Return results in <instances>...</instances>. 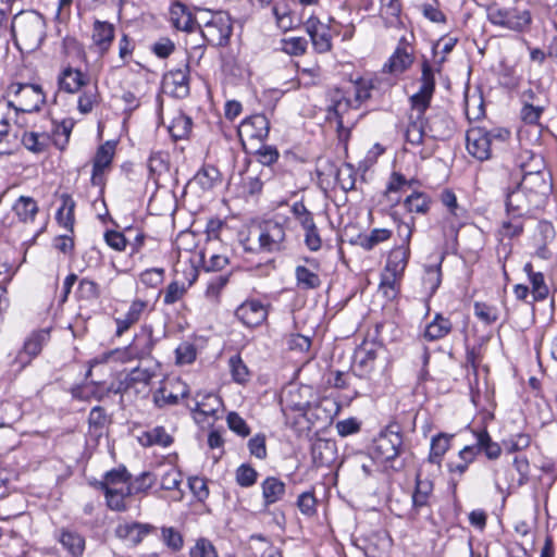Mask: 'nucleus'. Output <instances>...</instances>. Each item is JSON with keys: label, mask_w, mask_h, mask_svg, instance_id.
I'll return each instance as SVG.
<instances>
[{"label": "nucleus", "mask_w": 557, "mask_h": 557, "mask_svg": "<svg viewBox=\"0 0 557 557\" xmlns=\"http://www.w3.org/2000/svg\"><path fill=\"white\" fill-rule=\"evenodd\" d=\"M46 20L37 11H21L11 24L15 46L21 51L38 49L46 38Z\"/></svg>", "instance_id": "obj_1"}, {"label": "nucleus", "mask_w": 557, "mask_h": 557, "mask_svg": "<svg viewBox=\"0 0 557 557\" xmlns=\"http://www.w3.org/2000/svg\"><path fill=\"white\" fill-rule=\"evenodd\" d=\"M404 449L403 435L391 428L382 431L374 440L371 446V456L373 459L389 463V467L396 471L404 468V462L397 460Z\"/></svg>", "instance_id": "obj_2"}, {"label": "nucleus", "mask_w": 557, "mask_h": 557, "mask_svg": "<svg viewBox=\"0 0 557 557\" xmlns=\"http://www.w3.org/2000/svg\"><path fill=\"white\" fill-rule=\"evenodd\" d=\"M520 184L539 209L546 205L553 191L552 176L547 171L527 172Z\"/></svg>", "instance_id": "obj_3"}, {"label": "nucleus", "mask_w": 557, "mask_h": 557, "mask_svg": "<svg viewBox=\"0 0 557 557\" xmlns=\"http://www.w3.org/2000/svg\"><path fill=\"white\" fill-rule=\"evenodd\" d=\"M233 32L232 18L225 11H215L206 26L201 27L203 39L211 46L223 47L227 45Z\"/></svg>", "instance_id": "obj_4"}, {"label": "nucleus", "mask_w": 557, "mask_h": 557, "mask_svg": "<svg viewBox=\"0 0 557 557\" xmlns=\"http://www.w3.org/2000/svg\"><path fill=\"white\" fill-rule=\"evenodd\" d=\"M189 392L188 385L180 379L163 380L152 393V403L158 409L173 407L180 403V399L188 397Z\"/></svg>", "instance_id": "obj_5"}, {"label": "nucleus", "mask_w": 557, "mask_h": 557, "mask_svg": "<svg viewBox=\"0 0 557 557\" xmlns=\"http://www.w3.org/2000/svg\"><path fill=\"white\" fill-rule=\"evenodd\" d=\"M488 21L511 30L522 32L532 22L531 13L528 10L498 9L492 8L487 13Z\"/></svg>", "instance_id": "obj_6"}, {"label": "nucleus", "mask_w": 557, "mask_h": 557, "mask_svg": "<svg viewBox=\"0 0 557 557\" xmlns=\"http://www.w3.org/2000/svg\"><path fill=\"white\" fill-rule=\"evenodd\" d=\"M259 249L264 252L282 251L286 247V230L284 223L269 220L260 225L258 236Z\"/></svg>", "instance_id": "obj_7"}, {"label": "nucleus", "mask_w": 557, "mask_h": 557, "mask_svg": "<svg viewBox=\"0 0 557 557\" xmlns=\"http://www.w3.org/2000/svg\"><path fill=\"white\" fill-rule=\"evenodd\" d=\"M10 90L18 97L20 107L17 109L21 112L38 111L45 102V95L39 85L12 84Z\"/></svg>", "instance_id": "obj_8"}, {"label": "nucleus", "mask_w": 557, "mask_h": 557, "mask_svg": "<svg viewBox=\"0 0 557 557\" xmlns=\"http://www.w3.org/2000/svg\"><path fill=\"white\" fill-rule=\"evenodd\" d=\"M152 531H156V527L149 523L122 521L116 525L114 533L127 546H137Z\"/></svg>", "instance_id": "obj_9"}, {"label": "nucleus", "mask_w": 557, "mask_h": 557, "mask_svg": "<svg viewBox=\"0 0 557 557\" xmlns=\"http://www.w3.org/2000/svg\"><path fill=\"white\" fill-rule=\"evenodd\" d=\"M330 106L326 111V120L329 122H336L339 137L343 133H348L344 126V114L352 107V102L346 97L345 92L341 89H334L330 92Z\"/></svg>", "instance_id": "obj_10"}, {"label": "nucleus", "mask_w": 557, "mask_h": 557, "mask_svg": "<svg viewBox=\"0 0 557 557\" xmlns=\"http://www.w3.org/2000/svg\"><path fill=\"white\" fill-rule=\"evenodd\" d=\"M412 49L405 37H401L394 53L383 66V72L399 75L407 71L413 63Z\"/></svg>", "instance_id": "obj_11"}, {"label": "nucleus", "mask_w": 557, "mask_h": 557, "mask_svg": "<svg viewBox=\"0 0 557 557\" xmlns=\"http://www.w3.org/2000/svg\"><path fill=\"white\" fill-rule=\"evenodd\" d=\"M505 207L507 215L524 216L533 209H539L532 199L521 188V184L512 189H508L505 198Z\"/></svg>", "instance_id": "obj_12"}, {"label": "nucleus", "mask_w": 557, "mask_h": 557, "mask_svg": "<svg viewBox=\"0 0 557 557\" xmlns=\"http://www.w3.org/2000/svg\"><path fill=\"white\" fill-rule=\"evenodd\" d=\"M268 307L261 301L246 300L235 310L236 318L248 327L261 325L268 318Z\"/></svg>", "instance_id": "obj_13"}, {"label": "nucleus", "mask_w": 557, "mask_h": 557, "mask_svg": "<svg viewBox=\"0 0 557 557\" xmlns=\"http://www.w3.org/2000/svg\"><path fill=\"white\" fill-rule=\"evenodd\" d=\"M467 150L480 161L488 160L492 156V145L487 138V129L472 127L467 132Z\"/></svg>", "instance_id": "obj_14"}, {"label": "nucleus", "mask_w": 557, "mask_h": 557, "mask_svg": "<svg viewBox=\"0 0 557 557\" xmlns=\"http://www.w3.org/2000/svg\"><path fill=\"white\" fill-rule=\"evenodd\" d=\"M270 132V121L264 114H252L246 117L239 128L240 137H248L250 139H258L263 141L268 138Z\"/></svg>", "instance_id": "obj_15"}, {"label": "nucleus", "mask_w": 557, "mask_h": 557, "mask_svg": "<svg viewBox=\"0 0 557 557\" xmlns=\"http://www.w3.org/2000/svg\"><path fill=\"white\" fill-rule=\"evenodd\" d=\"M306 29L311 38L313 48L319 53H325L332 48V38L329 28L317 18H309Z\"/></svg>", "instance_id": "obj_16"}, {"label": "nucleus", "mask_w": 557, "mask_h": 557, "mask_svg": "<svg viewBox=\"0 0 557 557\" xmlns=\"http://www.w3.org/2000/svg\"><path fill=\"white\" fill-rule=\"evenodd\" d=\"M114 27L112 24L102 21H95L92 26V48L100 54L104 55L111 48L114 40Z\"/></svg>", "instance_id": "obj_17"}, {"label": "nucleus", "mask_w": 557, "mask_h": 557, "mask_svg": "<svg viewBox=\"0 0 557 557\" xmlns=\"http://www.w3.org/2000/svg\"><path fill=\"white\" fill-rule=\"evenodd\" d=\"M164 84L171 87V94L176 98H185L189 95V66L172 70L164 75Z\"/></svg>", "instance_id": "obj_18"}, {"label": "nucleus", "mask_w": 557, "mask_h": 557, "mask_svg": "<svg viewBox=\"0 0 557 557\" xmlns=\"http://www.w3.org/2000/svg\"><path fill=\"white\" fill-rule=\"evenodd\" d=\"M222 405V399L213 393H197L195 397V405H186V407L193 413L207 418L215 417Z\"/></svg>", "instance_id": "obj_19"}, {"label": "nucleus", "mask_w": 557, "mask_h": 557, "mask_svg": "<svg viewBox=\"0 0 557 557\" xmlns=\"http://www.w3.org/2000/svg\"><path fill=\"white\" fill-rule=\"evenodd\" d=\"M170 20L172 25L178 30L191 33L196 29V16H194L187 5L180 1L171 5Z\"/></svg>", "instance_id": "obj_20"}, {"label": "nucleus", "mask_w": 557, "mask_h": 557, "mask_svg": "<svg viewBox=\"0 0 557 557\" xmlns=\"http://www.w3.org/2000/svg\"><path fill=\"white\" fill-rule=\"evenodd\" d=\"M425 120L428 137L444 140L451 136V120L445 113H436Z\"/></svg>", "instance_id": "obj_21"}, {"label": "nucleus", "mask_w": 557, "mask_h": 557, "mask_svg": "<svg viewBox=\"0 0 557 557\" xmlns=\"http://www.w3.org/2000/svg\"><path fill=\"white\" fill-rule=\"evenodd\" d=\"M147 301L141 299H135L132 301L127 312L122 317L115 318L116 335L121 336L128 331L134 324H136L141 314L147 308Z\"/></svg>", "instance_id": "obj_22"}, {"label": "nucleus", "mask_w": 557, "mask_h": 557, "mask_svg": "<svg viewBox=\"0 0 557 557\" xmlns=\"http://www.w3.org/2000/svg\"><path fill=\"white\" fill-rule=\"evenodd\" d=\"M410 256V248L404 244L392 249L388 253L384 271L393 273L394 276H403Z\"/></svg>", "instance_id": "obj_23"}, {"label": "nucleus", "mask_w": 557, "mask_h": 557, "mask_svg": "<svg viewBox=\"0 0 557 557\" xmlns=\"http://www.w3.org/2000/svg\"><path fill=\"white\" fill-rule=\"evenodd\" d=\"M58 542L69 552L71 557H82L85 550V539L75 531L61 529L57 535Z\"/></svg>", "instance_id": "obj_24"}, {"label": "nucleus", "mask_w": 557, "mask_h": 557, "mask_svg": "<svg viewBox=\"0 0 557 557\" xmlns=\"http://www.w3.org/2000/svg\"><path fill=\"white\" fill-rule=\"evenodd\" d=\"M311 456L317 467L327 466L335 458V444L326 440H317L311 446Z\"/></svg>", "instance_id": "obj_25"}, {"label": "nucleus", "mask_w": 557, "mask_h": 557, "mask_svg": "<svg viewBox=\"0 0 557 557\" xmlns=\"http://www.w3.org/2000/svg\"><path fill=\"white\" fill-rule=\"evenodd\" d=\"M138 442L144 447L161 446L168 447L173 443V437L166 432L163 426H156L151 430L145 431L138 436Z\"/></svg>", "instance_id": "obj_26"}, {"label": "nucleus", "mask_w": 557, "mask_h": 557, "mask_svg": "<svg viewBox=\"0 0 557 557\" xmlns=\"http://www.w3.org/2000/svg\"><path fill=\"white\" fill-rule=\"evenodd\" d=\"M62 205L57 211L55 219L62 227H64L70 233H73L74 230V209L75 201L69 194L61 195Z\"/></svg>", "instance_id": "obj_27"}, {"label": "nucleus", "mask_w": 557, "mask_h": 557, "mask_svg": "<svg viewBox=\"0 0 557 557\" xmlns=\"http://www.w3.org/2000/svg\"><path fill=\"white\" fill-rule=\"evenodd\" d=\"M153 341L151 332L141 333L135 336L134 341L127 347V355L129 359H141L151 354Z\"/></svg>", "instance_id": "obj_28"}, {"label": "nucleus", "mask_w": 557, "mask_h": 557, "mask_svg": "<svg viewBox=\"0 0 557 557\" xmlns=\"http://www.w3.org/2000/svg\"><path fill=\"white\" fill-rule=\"evenodd\" d=\"M262 497L265 506H270L285 495V483L274 476L267 478L262 484Z\"/></svg>", "instance_id": "obj_29"}, {"label": "nucleus", "mask_w": 557, "mask_h": 557, "mask_svg": "<svg viewBox=\"0 0 557 557\" xmlns=\"http://www.w3.org/2000/svg\"><path fill=\"white\" fill-rule=\"evenodd\" d=\"M132 475L124 466L108 471L103 480L98 482L97 486L100 490L119 488L123 485H129Z\"/></svg>", "instance_id": "obj_30"}, {"label": "nucleus", "mask_w": 557, "mask_h": 557, "mask_svg": "<svg viewBox=\"0 0 557 557\" xmlns=\"http://www.w3.org/2000/svg\"><path fill=\"white\" fill-rule=\"evenodd\" d=\"M433 492V482L428 478H422L417 473L416 487L412 494V505L414 509H420L429 504V498Z\"/></svg>", "instance_id": "obj_31"}, {"label": "nucleus", "mask_w": 557, "mask_h": 557, "mask_svg": "<svg viewBox=\"0 0 557 557\" xmlns=\"http://www.w3.org/2000/svg\"><path fill=\"white\" fill-rule=\"evenodd\" d=\"M198 263H200L206 272H215L223 270L228 264V258L211 251L209 247L198 252Z\"/></svg>", "instance_id": "obj_32"}, {"label": "nucleus", "mask_w": 557, "mask_h": 557, "mask_svg": "<svg viewBox=\"0 0 557 557\" xmlns=\"http://www.w3.org/2000/svg\"><path fill=\"white\" fill-rule=\"evenodd\" d=\"M425 136H428V129L424 117L414 116L411 113L405 134L406 140L413 146H419L423 143Z\"/></svg>", "instance_id": "obj_33"}, {"label": "nucleus", "mask_w": 557, "mask_h": 557, "mask_svg": "<svg viewBox=\"0 0 557 557\" xmlns=\"http://www.w3.org/2000/svg\"><path fill=\"white\" fill-rule=\"evenodd\" d=\"M13 211L23 223L33 222L39 211L36 200L28 196H21L13 206Z\"/></svg>", "instance_id": "obj_34"}, {"label": "nucleus", "mask_w": 557, "mask_h": 557, "mask_svg": "<svg viewBox=\"0 0 557 557\" xmlns=\"http://www.w3.org/2000/svg\"><path fill=\"white\" fill-rule=\"evenodd\" d=\"M106 495L107 505L110 509L123 511L126 509L124 499L133 495V487L131 485H123L119 488L102 490Z\"/></svg>", "instance_id": "obj_35"}, {"label": "nucleus", "mask_w": 557, "mask_h": 557, "mask_svg": "<svg viewBox=\"0 0 557 557\" xmlns=\"http://www.w3.org/2000/svg\"><path fill=\"white\" fill-rule=\"evenodd\" d=\"M376 359V351L373 348H368L367 345H362L358 348L355 354L354 369L359 371V375L369 373L374 368V361Z\"/></svg>", "instance_id": "obj_36"}, {"label": "nucleus", "mask_w": 557, "mask_h": 557, "mask_svg": "<svg viewBox=\"0 0 557 557\" xmlns=\"http://www.w3.org/2000/svg\"><path fill=\"white\" fill-rule=\"evenodd\" d=\"M85 85L84 74L78 70L66 67L59 77V86L62 90L74 94Z\"/></svg>", "instance_id": "obj_37"}, {"label": "nucleus", "mask_w": 557, "mask_h": 557, "mask_svg": "<svg viewBox=\"0 0 557 557\" xmlns=\"http://www.w3.org/2000/svg\"><path fill=\"white\" fill-rule=\"evenodd\" d=\"M181 483L182 473L175 468H171L165 471L161 478V488L165 491H172V500L174 502H181L184 497V493L180 488Z\"/></svg>", "instance_id": "obj_38"}, {"label": "nucleus", "mask_w": 557, "mask_h": 557, "mask_svg": "<svg viewBox=\"0 0 557 557\" xmlns=\"http://www.w3.org/2000/svg\"><path fill=\"white\" fill-rule=\"evenodd\" d=\"M451 331V322L441 314H436L425 329L424 337L428 341H437L445 337Z\"/></svg>", "instance_id": "obj_39"}, {"label": "nucleus", "mask_w": 557, "mask_h": 557, "mask_svg": "<svg viewBox=\"0 0 557 557\" xmlns=\"http://www.w3.org/2000/svg\"><path fill=\"white\" fill-rule=\"evenodd\" d=\"M451 435L440 433L431 441V450L429 461L431 463L441 465L443 456L449 449Z\"/></svg>", "instance_id": "obj_40"}, {"label": "nucleus", "mask_w": 557, "mask_h": 557, "mask_svg": "<svg viewBox=\"0 0 557 557\" xmlns=\"http://www.w3.org/2000/svg\"><path fill=\"white\" fill-rule=\"evenodd\" d=\"M476 436V447L480 451H484L485 456L491 459H497L500 456L502 448L500 446L493 442L488 432L484 429L482 431L475 432Z\"/></svg>", "instance_id": "obj_41"}, {"label": "nucleus", "mask_w": 557, "mask_h": 557, "mask_svg": "<svg viewBox=\"0 0 557 557\" xmlns=\"http://www.w3.org/2000/svg\"><path fill=\"white\" fill-rule=\"evenodd\" d=\"M220 180L221 173L213 165L203 166L194 177V181L205 190L213 188Z\"/></svg>", "instance_id": "obj_42"}, {"label": "nucleus", "mask_w": 557, "mask_h": 557, "mask_svg": "<svg viewBox=\"0 0 557 557\" xmlns=\"http://www.w3.org/2000/svg\"><path fill=\"white\" fill-rule=\"evenodd\" d=\"M430 197L420 191L412 193L404 201V206L409 212L421 214H425L430 210Z\"/></svg>", "instance_id": "obj_43"}, {"label": "nucleus", "mask_w": 557, "mask_h": 557, "mask_svg": "<svg viewBox=\"0 0 557 557\" xmlns=\"http://www.w3.org/2000/svg\"><path fill=\"white\" fill-rule=\"evenodd\" d=\"M76 296L78 300L94 302L100 297V287L95 281L84 277L78 282Z\"/></svg>", "instance_id": "obj_44"}, {"label": "nucleus", "mask_w": 557, "mask_h": 557, "mask_svg": "<svg viewBox=\"0 0 557 557\" xmlns=\"http://www.w3.org/2000/svg\"><path fill=\"white\" fill-rule=\"evenodd\" d=\"M295 274L298 286L304 289H314L321 285L319 275L305 265H298L295 270Z\"/></svg>", "instance_id": "obj_45"}, {"label": "nucleus", "mask_w": 557, "mask_h": 557, "mask_svg": "<svg viewBox=\"0 0 557 557\" xmlns=\"http://www.w3.org/2000/svg\"><path fill=\"white\" fill-rule=\"evenodd\" d=\"M231 272L212 276L206 289V297L211 301H218L221 292L228 284Z\"/></svg>", "instance_id": "obj_46"}, {"label": "nucleus", "mask_w": 557, "mask_h": 557, "mask_svg": "<svg viewBox=\"0 0 557 557\" xmlns=\"http://www.w3.org/2000/svg\"><path fill=\"white\" fill-rule=\"evenodd\" d=\"M530 283L532 286V300L528 301V304L545 300L549 294V288L545 283L543 273L537 272L536 274H531Z\"/></svg>", "instance_id": "obj_47"}, {"label": "nucleus", "mask_w": 557, "mask_h": 557, "mask_svg": "<svg viewBox=\"0 0 557 557\" xmlns=\"http://www.w3.org/2000/svg\"><path fill=\"white\" fill-rule=\"evenodd\" d=\"M191 125L193 123L190 117L180 114L173 120L169 127V132L175 140L184 139L190 134Z\"/></svg>", "instance_id": "obj_48"}, {"label": "nucleus", "mask_w": 557, "mask_h": 557, "mask_svg": "<svg viewBox=\"0 0 557 557\" xmlns=\"http://www.w3.org/2000/svg\"><path fill=\"white\" fill-rule=\"evenodd\" d=\"M273 14L277 26L283 30H289L294 27V20L290 15V9L285 1H277L273 5Z\"/></svg>", "instance_id": "obj_49"}, {"label": "nucleus", "mask_w": 557, "mask_h": 557, "mask_svg": "<svg viewBox=\"0 0 557 557\" xmlns=\"http://www.w3.org/2000/svg\"><path fill=\"white\" fill-rule=\"evenodd\" d=\"M233 380L238 384H245L250 379V372L239 355L232 356L228 360Z\"/></svg>", "instance_id": "obj_50"}, {"label": "nucleus", "mask_w": 557, "mask_h": 557, "mask_svg": "<svg viewBox=\"0 0 557 557\" xmlns=\"http://www.w3.org/2000/svg\"><path fill=\"white\" fill-rule=\"evenodd\" d=\"M523 216L508 215V219L503 221L499 234L503 237L515 238L523 233Z\"/></svg>", "instance_id": "obj_51"}, {"label": "nucleus", "mask_w": 557, "mask_h": 557, "mask_svg": "<svg viewBox=\"0 0 557 557\" xmlns=\"http://www.w3.org/2000/svg\"><path fill=\"white\" fill-rule=\"evenodd\" d=\"M134 233L133 228H127L125 233L116 232V231H107L104 233V240L116 251L125 250L127 246V240H129V235Z\"/></svg>", "instance_id": "obj_52"}, {"label": "nucleus", "mask_w": 557, "mask_h": 557, "mask_svg": "<svg viewBox=\"0 0 557 557\" xmlns=\"http://www.w3.org/2000/svg\"><path fill=\"white\" fill-rule=\"evenodd\" d=\"M547 109V103H541V106L522 104L520 110V119L529 125L539 124L540 119Z\"/></svg>", "instance_id": "obj_53"}, {"label": "nucleus", "mask_w": 557, "mask_h": 557, "mask_svg": "<svg viewBox=\"0 0 557 557\" xmlns=\"http://www.w3.org/2000/svg\"><path fill=\"white\" fill-rule=\"evenodd\" d=\"M161 540L173 552H180L184 545L182 534L173 527H163L161 529Z\"/></svg>", "instance_id": "obj_54"}, {"label": "nucleus", "mask_w": 557, "mask_h": 557, "mask_svg": "<svg viewBox=\"0 0 557 557\" xmlns=\"http://www.w3.org/2000/svg\"><path fill=\"white\" fill-rule=\"evenodd\" d=\"M113 154V147L109 143L101 145L94 158L92 168L97 169V171H106L111 165Z\"/></svg>", "instance_id": "obj_55"}, {"label": "nucleus", "mask_w": 557, "mask_h": 557, "mask_svg": "<svg viewBox=\"0 0 557 557\" xmlns=\"http://www.w3.org/2000/svg\"><path fill=\"white\" fill-rule=\"evenodd\" d=\"M48 337L49 332L46 330H41L37 333H34L30 337L26 339L23 348L30 355V357L34 358L37 355H39V352L42 349V345L48 339Z\"/></svg>", "instance_id": "obj_56"}, {"label": "nucleus", "mask_w": 557, "mask_h": 557, "mask_svg": "<svg viewBox=\"0 0 557 557\" xmlns=\"http://www.w3.org/2000/svg\"><path fill=\"white\" fill-rule=\"evenodd\" d=\"M391 236H392V231H389L387 228H374L370 232V234L368 236H364L361 239V246L366 250H371L380 243H383V242L389 239Z\"/></svg>", "instance_id": "obj_57"}, {"label": "nucleus", "mask_w": 557, "mask_h": 557, "mask_svg": "<svg viewBox=\"0 0 557 557\" xmlns=\"http://www.w3.org/2000/svg\"><path fill=\"white\" fill-rule=\"evenodd\" d=\"M420 90L422 94L433 95L435 90L434 71L428 60H423L421 66Z\"/></svg>", "instance_id": "obj_58"}, {"label": "nucleus", "mask_w": 557, "mask_h": 557, "mask_svg": "<svg viewBox=\"0 0 557 557\" xmlns=\"http://www.w3.org/2000/svg\"><path fill=\"white\" fill-rule=\"evenodd\" d=\"M48 138L38 133H24L22 143L26 149L33 152H42L47 147Z\"/></svg>", "instance_id": "obj_59"}, {"label": "nucleus", "mask_w": 557, "mask_h": 557, "mask_svg": "<svg viewBox=\"0 0 557 557\" xmlns=\"http://www.w3.org/2000/svg\"><path fill=\"white\" fill-rule=\"evenodd\" d=\"M17 134L11 132L10 126L0 128V154H10L17 146Z\"/></svg>", "instance_id": "obj_60"}, {"label": "nucleus", "mask_w": 557, "mask_h": 557, "mask_svg": "<svg viewBox=\"0 0 557 557\" xmlns=\"http://www.w3.org/2000/svg\"><path fill=\"white\" fill-rule=\"evenodd\" d=\"M474 314L478 319L487 325L495 323L498 319L497 308L488 306L484 302L474 304Z\"/></svg>", "instance_id": "obj_61"}, {"label": "nucleus", "mask_w": 557, "mask_h": 557, "mask_svg": "<svg viewBox=\"0 0 557 557\" xmlns=\"http://www.w3.org/2000/svg\"><path fill=\"white\" fill-rule=\"evenodd\" d=\"M400 277L401 276H394L393 273H387L385 271L382 274L379 288L387 299H393L396 297L398 292L397 282L400 280Z\"/></svg>", "instance_id": "obj_62"}, {"label": "nucleus", "mask_w": 557, "mask_h": 557, "mask_svg": "<svg viewBox=\"0 0 557 557\" xmlns=\"http://www.w3.org/2000/svg\"><path fill=\"white\" fill-rule=\"evenodd\" d=\"M433 95L422 94V90H418L410 97L411 109L416 112L414 116L424 117V113L430 107V102Z\"/></svg>", "instance_id": "obj_63"}, {"label": "nucleus", "mask_w": 557, "mask_h": 557, "mask_svg": "<svg viewBox=\"0 0 557 557\" xmlns=\"http://www.w3.org/2000/svg\"><path fill=\"white\" fill-rule=\"evenodd\" d=\"M189 555L190 557H218L214 546L205 539L197 541Z\"/></svg>", "instance_id": "obj_64"}]
</instances>
